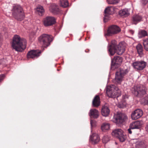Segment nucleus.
Returning <instances> with one entry per match:
<instances>
[{"label": "nucleus", "instance_id": "obj_1", "mask_svg": "<svg viewBox=\"0 0 148 148\" xmlns=\"http://www.w3.org/2000/svg\"><path fill=\"white\" fill-rule=\"evenodd\" d=\"M26 43L25 39L21 38L19 36L16 35L13 37L12 45L16 51L21 52L26 48Z\"/></svg>", "mask_w": 148, "mask_h": 148}, {"label": "nucleus", "instance_id": "obj_2", "mask_svg": "<svg viewBox=\"0 0 148 148\" xmlns=\"http://www.w3.org/2000/svg\"><path fill=\"white\" fill-rule=\"evenodd\" d=\"M108 50L111 56L114 55L115 52L119 55H121L125 51V47L121 43L117 46L116 41L113 40L112 41L111 45L108 48Z\"/></svg>", "mask_w": 148, "mask_h": 148}, {"label": "nucleus", "instance_id": "obj_3", "mask_svg": "<svg viewBox=\"0 0 148 148\" xmlns=\"http://www.w3.org/2000/svg\"><path fill=\"white\" fill-rule=\"evenodd\" d=\"M13 16L18 21H22L24 18L25 15L22 7L20 5H14L11 9Z\"/></svg>", "mask_w": 148, "mask_h": 148}, {"label": "nucleus", "instance_id": "obj_4", "mask_svg": "<svg viewBox=\"0 0 148 148\" xmlns=\"http://www.w3.org/2000/svg\"><path fill=\"white\" fill-rule=\"evenodd\" d=\"M53 40V37L51 35L46 34H43L38 38L39 42L42 46L45 47H47L49 46Z\"/></svg>", "mask_w": 148, "mask_h": 148}, {"label": "nucleus", "instance_id": "obj_5", "mask_svg": "<svg viewBox=\"0 0 148 148\" xmlns=\"http://www.w3.org/2000/svg\"><path fill=\"white\" fill-rule=\"evenodd\" d=\"M120 92L118 88L114 85H110L107 87L106 94L109 97H115Z\"/></svg>", "mask_w": 148, "mask_h": 148}, {"label": "nucleus", "instance_id": "obj_6", "mask_svg": "<svg viewBox=\"0 0 148 148\" xmlns=\"http://www.w3.org/2000/svg\"><path fill=\"white\" fill-rule=\"evenodd\" d=\"M128 72L127 69H119L116 73L115 77V82L117 84H121L123 81L124 76Z\"/></svg>", "mask_w": 148, "mask_h": 148}, {"label": "nucleus", "instance_id": "obj_7", "mask_svg": "<svg viewBox=\"0 0 148 148\" xmlns=\"http://www.w3.org/2000/svg\"><path fill=\"white\" fill-rule=\"evenodd\" d=\"M112 135L117 138L121 142H123L125 140L126 137L124 135L123 131L121 129H116L112 133Z\"/></svg>", "mask_w": 148, "mask_h": 148}, {"label": "nucleus", "instance_id": "obj_8", "mask_svg": "<svg viewBox=\"0 0 148 148\" xmlns=\"http://www.w3.org/2000/svg\"><path fill=\"white\" fill-rule=\"evenodd\" d=\"M132 93L135 96H141L146 94V88L144 87H140L139 86H134L132 89Z\"/></svg>", "mask_w": 148, "mask_h": 148}, {"label": "nucleus", "instance_id": "obj_9", "mask_svg": "<svg viewBox=\"0 0 148 148\" xmlns=\"http://www.w3.org/2000/svg\"><path fill=\"white\" fill-rule=\"evenodd\" d=\"M113 119L116 123L120 124L126 121L127 119V117L125 114L120 113L115 114Z\"/></svg>", "mask_w": 148, "mask_h": 148}, {"label": "nucleus", "instance_id": "obj_10", "mask_svg": "<svg viewBox=\"0 0 148 148\" xmlns=\"http://www.w3.org/2000/svg\"><path fill=\"white\" fill-rule=\"evenodd\" d=\"M147 64L146 62L143 61H135L132 64V66L135 69L138 70H142L146 67Z\"/></svg>", "mask_w": 148, "mask_h": 148}, {"label": "nucleus", "instance_id": "obj_11", "mask_svg": "<svg viewBox=\"0 0 148 148\" xmlns=\"http://www.w3.org/2000/svg\"><path fill=\"white\" fill-rule=\"evenodd\" d=\"M121 30V29L118 26L116 25H112L108 27L106 35L108 36H111L117 34Z\"/></svg>", "mask_w": 148, "mask_h": 148}, {"label": "nucleus", "instance_id": "obj_12", "mask_svg": "<svg viewBox=\"0 0 148 148\" xmlns=\"http://www.w3.org/2000/svg\"><path fill=\"white\" fill-rule=\"evenodd\" d=\"M117 9L114 7H108L105 9V15L104 18V21L105 20L109 19V14H112L116 12Z\"/></svg>", "mask_w": 148, "mask_h": 148}, {"label": "nucleus", "instance_id": "obj_13", "mask_svg": "<svg viewBox=\"0 0 148 148\" xmlns=\"http://www.w3.org/2000/svg\"><path fill=\"white\" fill-rule=\"evenodd\" d=\"M56 22L55 18L52 16H47L44 18L43 20L44 25L46 27L51 26Z\"/></svg>", "mask_w": 148, "mask_h": 148}, {"label": "nucleus", "instance_id": "obj_14", "mask_svg": "<svg viewBox=\"0 0 148 148\" xmlns=\"http://www.w3.org/2000/svg\"><path fill=\"white\" fill-rule=\"evenodd\" d=\"M123 61L122 58L119 56H116L114 57L112 61L111 68L115 69L119 66Z\"/></svg>", "mask_w": 148, "mask_h": 148}, {"label": "nucleus", "instance_id": "obj_15", "mask_svg": "<svg viewBox=\"0 0 148 148\" xmlns=\"http://www.w3.org/2000/svg\"><path fill=\"white\" fill-rule=\"evenodd\" d=\"M143 114V112L140 109L136 110L131 114V118L133 120H135L140 118Z\"/></svg>", "mask_w": 148, "mask_h": 148}, {"label": "nucleus", "instance_id": "obj_16", "mask_svg": "<svg viewBox=\"0 0 148 148\" xmlns=\"http://www.w3.org/2000/svg\"><path fill=\"white\" fill-rule=\"evenodd\" d=\"M41 52L39 50H32L29 51L27 54V58H36L38 57Z\"/></svg>", "mask_w": 148, "mask_h": 148}, {"label": "nucleus", "instance_id": "obj_17", "mask_svg": "<svg viewBox=\"0 0 148 148\" xmlns=\"http://www.w3.org/2000/svg\"><path fill=\"white\" fill-rule=\"evenodd\" d=\"M50 11L54 14H57L59 12L58 6L55 4L51 5L49 7Z\"/></svg>", "mask_w": 148, "mask_h": 148}, {"label": "nucleus", "instance_id": "obj_18", "mask_svg": "<svg viewBox=\"0 0 148 148\" xmlns=\"http://www.w3.org/2000/svg\"><path fill=\"white\" fill-rule=\"evenodd\" d=\"M89 114L91 117L97 118L99 116V112L98 111L95 109H92L90 110Z\"/></svg>", "mask_w": 148, "mask_h": 148}, {"label": "nucleus", "instance_id": "obj_19", "mask_svg": "<svg viewBox=\"0 0 148 148\" xmlns=\"http://www.w3.org/2000/svg\"><path fill=\"white\" fill-rule=\"evenodd\" d=\"M110 110L108 107L106 106H103L101 113L102 115L104 116H108L110 114Z\"/></svg>", "mask_w": 148, "mask_h": 148}, {"label": "nucleus", "instance_id": "obj_20", "mask_svg": "<svg viewBox=\"0 0 148 148\" xmlns=\"http://www.w3.org/2000/svg\"><path fill=\"white\" fill-rule=\"evenodd\" d=\"M90 138L93 144H95L98 142L100 140L98 135L97 134L95 133L90 136Z\"/></svg>", "mask_w": 148, "mask_h": 148}, {"label": "nucleus", "instance_id": "obj_21", "mask_svg": "<svg viewBox=\"0 0 148 148\" xmlns=\"http://www.w3.org/2000/svg\"><path fill=\"white\" fill-rule=\"evenodd\" d=\"M141 125L140 121H137L131 123L130 125V127L132 129H138L140 127Z\"/></svg>", "mask_w": 148, "mask_h": 148}, {"label": "nucleus", "instance_id": "obj_22", "mask_svg": "<svg viewBox=\"0 0 148 148\" xmlns=\"http://www.w3.org/2000/svg\"><path fill=\"white\" fill-rule=\"evenodd\" d=\"M119 13L121 16L126 17L129 15V10L128 9L126 8L120 10Z\"/></svg>", "mask_w": 148, "mask_h": 148}, {"label": "nucleus", "instance_id": "obj_23", "mask_svg": "<svg viewBox=\"0 0 148 148\" xmlns=\"http://www.w3.org/2000/svg\"><path fill=\"white\" fill-rule=\"evenodd\" d=\"M92 105L94 107H97L100 105V98L98 95L96 96L92 101Z\"/></svg>", "mask_w": 148, "mask_h": 148}, {"label": "nucleus", "instance_id": "obj_24", "mask_svg": "<svg viewBox=\"0 0 148 148\" xmlns=\"http://www.w3.org/2000/svg\"><path fill=\"white\" fill-rule=\"evenodd\" d=\"M142 16L140 15H136L132 17V20L135 24L142 21Z\"/></svg>", "mask_w": 148, "mask_h": 148}, {"label": "nucleus", "instance_id": "obj_25", "mask_svg": "<svg viewBox=\"0 0 148 148\" xmlns=\"http://www.w3.org/2000/svg\"><path fill=\"white\" fill-rule=\"evenodd\" d=\"M36 12L40 16H42L45 12L44 9L43 7L41 6H38L36 9Z\"/></svg>", "mask_w": 148, "mask_h": 148}, {"label": "nucleus", "instance_id": "obj_26", "mask_svg": "<svg viewBox=\"0 0 148 148\" xmlns=\"http://www.w3.org/2000/svg\"><path fill=\"white\" fill-rule=\"evenodd\" d=\"M110 128V125L109 123H104L102 124L101 126V129L103 131H105L108 130Z\"/></svg>", "mask_w": 148, "mask_h": 148}, {"label": "nucleus", "instance_id": "obj_27", "mask_svg": "<svg viewBox=\"0 0 148 148\" xmlns=\"http://www.w3.org/2000/svg\"><path fill=\"white\" fill-rule=\"evenodd\" d=\"M136 147V148H146V145L143 141L137 142Z\"/></svg>", "mask_w": 148, "mask_h": 148}, {"label": "nucleus", "instance_id": "obj_28", "mask_svg": "<svg viewBox=\"0 0 148 148\" xmlns=\"http://www.w3.org/2000/svg\"><path fill=\"white\" fill-rule=\"evenodd\" d=\"M136 49L138 53L140 55H142L143 53V47L141 44H138L136 46Z\"/></svg>", "mask_w": 148, "mask_h": 148}, {"label": "nucleus", "instance_id": "obj_29", "mask_svg": "<svg viewBox=\"0 0 148 148\" xmlns=\"http://www.w3.org/2000/svg\"><path fill=\"white\" fill-rule=\"evenodd\" d=\"M60 5L63 8H66L68 6V3L67 0H60Z\"/></svg>", "mask_w": 148, "mask_h": 148}, {"label": "nucleus", "instance_id": "obj_30", "mask_svg": "<svg viewBox=\"0 0 148 148\" xmlns=\"http://www.w3.org/2000/svg\"><path fill=\"white\" fill-rule=\"evenodd\" d=\"M139 38H142L147 35V33L146 31L144 30H141L139 32Z\"/></svg>", "mask_w": 148, "mask_h": 148}, {"label": "nucleus", "instance_id": "obj_31", "mask_svg": "<svg viewBox=\"0 0 148 148\" xmlns=\"http://www.w3.org/2000/svg\"><path fill=\"white\" fill-rule=\"evenodd\" d=\"M110 140V136L107 135L104 136L102 138L103 142L105 144L107 143Z\"/></svg>", "mask_w": 148, "mask_h": 148}, {"label": "nucleus", "instance_id": "obj_32", "mask_svg": "<svg viewBox=\"0 0 148 148\" xmlns=\"http://www.w3.org/2000/svg\"><path fill=\"white\" fill-rule=\"evenodd\" d=\"M143 44L145 49L147 51H148V38L143 40Z\"/></svg>", "mask_w": 148, "mask_h": 148}, {"label": "nucleus", "instance_id": "obj_33", "mask_svg": "<svg viewBox=\"0 0 148 148\" xmlns=\"http://www.w3.org/2000/svg\"><path fill=\"white\" fill-rule=\"evenodd\" d=\"M119 0H107V3L109 4H114L118 3Z\"/></svg>", "mask_w": 148, "mask_h": 148}, {"label": "nucleus", "instance_id": "obj_34", "mask_svg": "<svg viewBox=\"0 0 148 148\" xmlns=\"http://www.w3.org/2000/svg\"><path fill=\"white\" fill-rule=\"evenodd\" d=\"M142 102L144 105L148 104V96H146L142 99Z\"/></svg>", "mask_w": 148, "mask_h": 148}, {"label": "nucleus", "instance_id": "obj_35", "mask_svg": "<svg viewBox=\"0 0 148 148\" xmlns=\"http://www.w3.org/2000/svg\"><path fill=\"white\" fill-rule=\"evenodd\" d=\"M90 123L91 128L95 127L96 125V122L95 121L91 120Z\"/></svg>", "mask_w": 148, "mask_h": 148}, {"label": "nucleus", "instance_id": "obj_36", "mask_svg": "<svg viewBox=\"0 0 148 148\" xmlns=\"http://www.w3.org/2000/svg\"><path fill=\"white\" fill-rule=\"evenodd\" d=\"M3 41V36L0 33V47H1Z\"/></svg>", "mask_w": 148, "mask_h": 148}, {"label": "nucleus", "instance_id": "obj_37", "mask_svg": "<svg viewBox=\"0 0 148 148\" xmlns=\"http://www.w3.org/2000/svg\"><path fill=\"white\" fill-rule=\"evenodd\" d=\"M5 77V75L4 74H2L0 75V82L3 80Z\"/></svg>", "mask_w": 148, "mask_h": 148}, {"label": "nucleus", "instance_id": "obj_38", "mask_svg": "<svg viewBox=\"0 0 148 148\" xmlns=\"http://www.w3.org/2000/svg\"><path fill=\"white\" fill-rule=\"evenodd\" d=\"M143 4L145 5L148 2V0H141Z\"/></svg>", "mask_w": 148, "mask_h": 148}, {"label": "nucleus", "instance_id": "obj_39", "mask_svg": "<svg viewBox=\"0 0 148 148\" xmlns=\"http://www.w3.org/2000/svg\"><path fill=\"white\" fill-rule=\"evenodd\" d=\"M131 129H132L130 127V128L128 129V132L130 134H131L132 133V132L131 130Z\"/></svg>", "mask_w": 148, "mask_h": 148}, {"label": "nucleus", "instance_id": "obj_40", "mask_svg": "<svg viewBox=\"0 0 148 148\" xmlns=\"http://www.w3.org/2000/svg\"><path fill=\"white\" fill-rule=\"evenodd\" d=\"M129 32L132 34H133L134 33V31L132 30H130Z\"/></svg>", "mask_w": 148, "mask_h": 148}, {"label": "nucleus", "instance_id": "obj_41", "mask_svg": "<svg viewBox=\"0 0 148 148\" xmlns=\"http://www.w3.org/2000/svg\"><path fill=\"white\" fill-rule=\"evenodd\" d=\"M5 3H3L2 4V6L3 7H4L5 8H6L8 7V5H6L5 6Z\"/></svg>", "mask_w": 148, "mask_h": 148}, {"label": "nucleus", "instance_id": "obj_42", "mask_svg": "<svg viewBox=\"0 0 148 148\" xmlns=\"http://www.w3.org/2000/svg\"><path fill=\"white\" fill-rule=\"evenodd\" d=\"M123 97L124 99H125L126 98H127L128 97H127V96H123Z\"/></svg>", "mask_w": 148, "mask_h": 148}]
</instances>
